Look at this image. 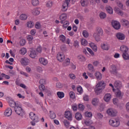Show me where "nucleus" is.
<instances>
[{
    "label": "nucleus",
    "mask_w": 129,
    "mask_h": 129,
    "mask_svg": "<svg viewBox=\"0 0 129 129\" xmlns=\"http://www.w3.org/2000/svg\"><path fill=\"white\" fill-rule=\"evenodd\" d=\"M20 102H15L14 100L11 99L9 101V104L11 107H15V106H17V105H19V104Z\"/></svg>",
    "instance_id": "f8f14e48"
},
{
    "label": "nucleus",
    "mask_w": 129,
    "mask_h": 129,
    "mask_svg": "<svg viewBox=\"0 0 129 129\" xmlns=\"http://www.w3.org/2000/svg\"><path fill=\"white\" fill-rule=\"evenodd\" d=\"M13 111H12V109L11 108H8L5 111L4 114L5 116H11L12 115V113Z\"/></svg>",
    "instance_id": "2eb2a0df"
},
{
    "label": "nucleus",
    "mask_w": 129,
    "mask_h": 129,
    "mask_svg": "<svg viewBox=\"0 0 129 129\" xmlns=\"http://www.w3.org/2000/svg\"><path fill=\"white\" fill-rule=\"evenodd\" d=\"M69 77L71 79H72L73 80H74V79L76 78V76H75V75L73 74H70Z\"/></svg>",
    "instance_id": "bf43d9fd"
},
{
    "label": "nucleus",
    "mask_w": 129,
    "mask_h": 129,
    "mask_svg": "<svg viewBox=\"0 0 129 129\" xmlns=\"http://www.w3.org/2000/svg\"><path fill=\"white\" fill-rule=\"evenodd\" d=\"M14 110L18 115H20L21 116H23L24 114V110L22 108V106L20 104V103L14 108Z\"/></svg>",
    "instance_id": "7ed1b4c3"
},
{
    "label": "nucleus",
    "mask_w": 129,
    "mask_h": 129,
    "mask_svg": "<svg viewBox=\"0 0 129 129\" xmlns=\"http://www.w3.org/2000/svg\"><path fill=\"white\" fill-rule=\"evenodd\" d=\"M77 89L78 92H79L80 94L83 93V89H82V87H81V86L78 87Z\"/></svg>",
    "instance_id": "6e6d98bb"
},
{
    "label": "nucleus",
    "mask_w": 129,
    "mask_h": 129,
    "mask_svg": "<svg viewBox=\"0 0 129 129\" xmlns=\"http://www.w3.org/2000/svg\"><path fill=\"white\" fill-rule=\"evenodd\" d=\"M101 48L105 51H108L109 49V46L107 44L103 43L101 45Z\"/></svg>",
    "instance_id": "58836bf2"
},
{
    "label": "nucleus",
    "mask_w": 129,
    "mask_h": 129,
    "mask_svg": "<svg viewBox=\"0 0 129 129\" xmlns=\"http://www.w3.org/2000/svg\"><path fill=\"white\" fill-rule=\"evenodd\" d=\"M111 99V95L110 94H106L104 97V100L106 101V102H108Z\"/></svg>",
    "instance_id": "4be33fe9"
},
{
    "label": "nucleus",
    "mask_w": 129,
    "mask_h": 129,
    "mask_svg": "<svg viewBox=\"0 0 129 129\" xmlns=\"http://www.w3.org/2000/svg\"><path fill=\"white\" fill-rule=\"evenodd\" d=\"M39 61L40 63H41L42 65H44V66H46V65L48 64V60L43 57L40 58Z\"/></svg>",
    "instance_id": "dca6fc26"
},
{
    "label": "nucleus",
    "mask_w": 129,
    "mask_h": 129,
    "mask_svg": "<svg viewBox=\"0 0 129 129\" xmlns=\"http://www.w3.org/2000/svg\"><path fill=\"white\" fill-rule=\"evenodd\" d=\"M85 115L87 117H91L92 116V113L91 112L87 111L85 112Z\"/></svg>",
    "instance_id": "864d4df0"
},
{
    "label": "nucleus",
    "mask_w": 129,
    "mask_h": 129,
    "mask_svg": "<svg viewBox=\"0 0 129 129\" xmlns=\"http://www.w3.org/2000/svg\"><path fill=\"white\" fill-rule=\"evenodd\" d=\"M77 59H78V60H80V61H84L86 60L85 57L82 55H80L78 56Z\"/></svg>",
    "instance_id": "09e8293b"
},
{
    "label": "nucleus",
    "mask_w": 129,
    "mask_h": 129,
    "mask_svg": "<svg viewBox=\"0 0 129 129\" xmlns=\"http://www.w3.org/2000/svg\"><path fill=\"white\" fill-rule=\"evenodd\" d=\"M56 58L59 62H63L65 60V55L62 52H58L56 55Z\"/></svg>",
    "instance_id": "0eeeda50"
},
{
    "label": "nucleus",
    "mask_w": 129,
    "mask_h": 129,
    "mask_svg": "<svg viewBox=\"0 0 129 129\" xmlns=\"http://www.w3.org/2000/svg\"><path fill=\"white\" fill-rule=\"evenodd\" d=\"M70 65V59L69 58H67L65 59L64 61L62 63V66L63 67H66Z\"/></svg>",
    "instance_id": "c85d7f7f"
},
{
    "label": "nucleus",
    "mask_w": 129,
    "mask_h": 129,
    "mask_svg": "<svg viewBox=\"0 0 129 129\" xmlns=\"http://www.w3.org/2000/svg\"><path fill=\"white\" fill-rule=\"evenodd\" d=\"M20 63L23 66H27L30 63V59L27 57H24L21 59Z\"/></svg>",
    "instance_id": "9d476101"
},
{
    "label": "nucleus",
    "mask_w": 129,
    "mask_h": 129,
    "mask_svg": "<svg viewBox=\"0 0 129 129\" xmlns=\"http://www.w3.org/2000/svg\"><path fill=\"white\" fill-rule=\"evenodd\" d=\"M122 56L123 59H124V60H129V55L128 53H127V52H123Z\"/></svg>",
    "instance_id": "c9c22d12"
},
{
    "label": "nucleus",
    "mask_w": 129,
    "mask_h": 129,
    "mask_svg": "<svg viewBox=\"0 0 129 129\" xmlns=\"http://www.w3.org/2000/svg\"><path fill=\"white\" fill-rule=\"evenodd\" d=\"M72 108L74 110V111H77V105H72Z\"/></svg>",
    "instance_id": "0e129e2a"
},
{
    "label": "nucleus",
    "mask_w": 129,
    "mask_h": 129,
    "mask_svg": "<svg viewBox=\"0 0 129 129\" xmlns=\"http://www.w3.org/2000/svg\"><path fill=\"white\" fill-rule=\"evenodd\" d=\"M26 44V40L22 39L20 41V46H24Z\"/></svg>",
    "instance_id": "e2e57ef3"
},
{
    "label": "nucleus",
    "mask_w": 129,
    "mask_h": 129,
    "mask_svg": "<svg viewBox=\"0 0 129 129\" xmlns=\"http://www.w3.org/2000/svg\"><path fill=\"white\" fill-rule=\"evenodd\" d=\"M114 11L119 16H123V12H122L118 7H115Z\"/></svg>",
    "instance_id": "393cba45"
},
{
    "label": "nucleus",
    "mask_w": 129,
    "mask_h": 129,
    "mask_svg": "<svg viewBox=\"0 0 129 129\" xmlns=\"http://www.w3.org/2000/svg\"><path fill=\"white\" fill-rule=\"evenodd\" d=\"M114 11L119 16H123V12H122L118 7H115Z\"/></svg>",
    "instance_id": "b1692460"
},
{
    "label": "nucleus",
    "mask_w": 129,
    "mask_h": 129,
    "mask_svg": "<svg viewBox=\"0 0 129 129\" xmlns=\"http://www.w3.org/2000/svg\"><path fill=\"white\" fill-rule=\"evenodd\" d=\"M92 123H93L92 120L90 119H86V120H85L84 121V124L87 126H89L90 125H91Z\"/></svg>",
    "instance_id": "f704fd0d"
},
{
    "label": "nucleus",
    "mask_w": 129,
    "mask_h": 129,
    "mask_svg": "<svg viewBox=\"0 0 129 129\" xmlns=\"http://www.w3.org/2000/svg\"><path fill=\"white\" fill-rule=\"evenodd\" d=\"M83 100L84 101H89V96L86 94L83 95Z\"/></svg>",
    "instance_id": "603ef678"
},
{
    "label": "nucleus",
    "mask_w": 129,
    "mask_h": 129,
    "mask_svg": "<svg viewBox=\"0 0 129 129\" xmlns=\"http://www.w3.org/2000/svg\"><path fill=\"white\" fill-rule=\"evenodd\" d=\"M114 86L116 89H119L121 87V82L119 81H116L114 84Z\"/></svg>",
    "instance_id": "412c9836"
},
{
    "label": "nucleus",
    "mask_w": 129,
    "mask_h": 129,
    "mask_svg": "<svg viewBox=\"0 0 129 129\" xmlns=\"http://www.w3.org/2000/svg\"><path fill=\"white\" fill-rule=\"evenodd\" d=\"M36 29H40L41 28V24L39 22H37L35 24Z\"/></svg>",
    "instance_id": "338daca9"
},
{
    "label": "nucleus",
    "mask_w": 129,
    "mask_h": 129,
    "mask_svg": "<svg viewBox=\"0 0 129 129\" xmlns=\"http://www.w3.org/2000/svg\"><path fill=\"white\" fill-rule=\"evenodd\" d=\"M112 26L114 29L116 30H119L120 29V23L117 21H113L112 22Z\"/></svg>",
    "instance_id": "9b49d317"
},
{
    "label": "nucleus",
    "mask_w": 129,
    "mask_h": 129,
    "mask_svg": "<svg viewBox=\"0 0 129 129\" xmlns=\"http://www.w3.org/2000/svg\"><path fill=\"white\" fill-rule=\"evenodd\" d=\"M56 95L60 99H62L64 97V92H57Z\"/></svg>",
    "instance_id": "e433bc0d"
},
{
    "label": "nucleus",
    "mask_w": 129,
    "mask_h": 129,
    "mask_svg": "<svg viewBox=\"0 0 129 129\" xmlns=\"http://www.w3.org/2000/svg\"><path fill=\"white\" fill-rule=\"evenodd\" d=\"M116 36L117 37V38L118 40H124L125 38V36H124V34L120 32L117 33Z\"/></svg>",
    "instance_id": "f3484780"
},
{
    "label": "nucleus",
    "mask_w": 129,
    "mask_h": 129,
    "mask_svg": "<svg viewBox=\"0 0 129 129\" xmlns=\"http://www.w3.org/2000/svg\"><path fill=\"white\" fill-rule=\"evenodd\" d=\"M59 39L62 43H65L66 42V37L63 34L59 35Z\"/></svg>",
    "instance_id": "473e14b6"
},
{
    "label": "nucleus",
    "mask_w": 129,
    "mask_h": 129,
    "mask_svg": "<svg viewBox=\"0 0 129 129\" xmlns=\"http://www.w3.org/2000/svg\"><path fill=\"white\" fill-rule=\"evenodd\" d=\"M70 96L71 98H72L73 99V98H74V97H75V95L74 94V92H70Z\"/></svg>",
    "instance_id": "69168bd1"
},
{
    "label": "nucleus",
    "mask_w": 129,
    "mask_h": 129,
    "mask_svg": "<svg viewBox=\"0 0 129 129\" xmlns=\"http://www.w3.org/2000/svg\"><path fill=\"white\" fill-rule=\"evenodd\" d=\"M42 47L41 46H39L36 48V52L38 53H41L42 52Z\"/></svg>",
    "instance_id": "680f3d73"
},
{
    "label": "nucleus",
    "mask_w": 129,
    "mask_h": 129,
    "mask_svg": "<svg viewBox=\"0 0 129 129\" xmlns=\"http://www.w3.org/2000/svg\"><path fill=\"white\" fill-rule=\"evenodd\" d=\"M97 80H100L102 78V75L99 72H96L95 74Z\"/></svg>",
    "instance_id": "2f4dec72"
},
{
    "label": "nucleus",
    "mask_w": 129,
    "mask_h": 129,
    "mask_svg": "<svg viewBox=\"0 0 129 129\" xmlns=\"http://www.w3.org/2000/svg\"><path fill=\"white\" fill-rule=\"evenodd\" d=\"M120 23L124 27H129V22L125 19H121Z\"/></svg>",
    "instance_id": "aec40b11"
},
{
    "label": "nucleus",
    "mask_w": 129,
    "mask_h": 129,
    "mask_svg": "<svg viewBox=\"0 0 129 129\" xmlns=\"http://www.w3.org/2000/svg\"><path fill=\"white\" fill-rule=\"evenodd\" d=\"M125 108L126 111H127V112H129V102L126 103Z\"/></svg>",
    "instance_id": "774afa93"
},
{
    "label": "nucleus",
    "mask_w": 129,
    "mask_h": 129,
    "mask_svg": "<svg viewBox=\"0 0 129 129\" xmlns=\"http://www.w3.org/2000/svg\"><path fill=\"white\" fill-rule=\"evenodd\" d=\"M27 39L29 42H31V41H33L34 38H33V36L32 35H27Z\"/></svg>",
    "instance_id": "13d9d810"
},
{
    "label": "nucleus",
    "mask_w": 129,
    "mask_h": 129,
    "mask_svg": "<svg viewBox=\"0 0 129 129\" xmlns=\"http://www.w3.org/2000/svg\"><path fill=\"white\" fill-rule=\"evenodd\" d=\"M106 112L110 116H116V114H117V111L112 108H109L107 110Z\"/></svg>",
    "instance_id": "39448f33"
},
{
    "label": "nucleus",
    "mask_w": 129,
    "mask_h": 129,
    "mask_svg": "<svg viewBox=\"0 0 129 129\" xmlns=\"http://www.w3.org/2000/svg\"><path fill=\"white\" fill-rule=\"evenodd\" d=\"M43 84L45 83V80H40V81H39V83L41 84L39 86V89L40 90H41V91H44V90H45V86H44V85L42 84H43Z\"/></svg>",
    "instance_id": "a211bd4d"
},
{
    "label": "nucleus",
    "mask_w": 129,
    "mask_h": 129,
    "mask_svg": "<svg viewBox=\"0 0 129 129\" xmlns=\"http://www.w3.org/2000/svg\"><path fill=\"white\" fill-rule=\"evenodd\" d=\"M98 103H99V100L98 99L95 98L92 100V104H93L94 106L98 105Z\"/></svg>",
    "instance_id": "bb28decb"
},
{
    "label": "nucleus",
    "mask_w": 129,
    "mask_h": 129,
    "mask_svg": "<svg viewBox=\"0 0 129 129\" xmlns=\"http://www.w3.org/2000/svg\"><path fill=\"white\" fill-rule=\"evenodd\" d=\"M29 116L31 119L34 121V122H38L39 121V118L38 116H36V114L33 112H30L29 113Z\"/></svg>",
    "instance_id": "1a4fd4ad"
},
{
    "label": "nucleus",
    "mask_w": 129,
    "mask_h": 129,
    "mask_svg": "<svg viewBox=\"0 0 129 129\" xmlns=\"http://www.w3.org/2000/svg\"><path fill=\"white\" fill-rule=\"evenodd\" d=\"M27 26L28 28H33L34 27V22L32 21H28L27 22Z\"/></svg>",
    "instance_id": "a18cd8bd"
},
{
    "label": "nucleus",
    "mask_w": 129,
    "mask_h": 129,
    "mask_svg": "<svg viewBox=\"0 0 129 129\" xmlns=\"http://www.w3.org/2000/svg\"><path fill=\"white\" fill-rule=\"evenodd\" d=\"M46 6L47 8H49V9H50V8H52L53 6V2L51 1H47L46 2Z\"/></svg>",
    "instance_id": "37998d69"
},
{
    "label": "nucleus",
    "mask_w": 129,
    "mask_h": 129,
    "mask_svg": "<svg viewBox=\"0 0 129 129\" xmlns=\"http://www.w3.org/2000/svg\"><path fill=\"white\" fill-rule=\"evenodd\" d=\"M100 19H105L106 18V14L104 12H101L99 14Z\"/></svg>",
    "instance_id": "8fccbe9b"
},
{
    "label": "nucleus",
    "mask_w": 129,
    "mask_h": 129,
    "mask_svg": "<svg viewBox=\"0 0 129 129\" xmlns=\"http://www.w3.org/2000/svg\"><path fill=\"white\" fill-rule=\"evenodd\" d=\"M29 56L31 58L34 59L37 57V53L35 51H33L30 52Z\"/></svg>",
    "instance_id": "ea45409f"
},
{
    "label": "nucleus",
    "mask_w": 129,
    "mask_h": 129,
    "mask_svg": "<svg viewBox=\"0 0 129 129\" xmlns=\"http://www.w3.org/2000/svg\"><path fill=\"white\" fill-rule=\"evenodd\" d=\"M20 20L21 21H26L28 19V15L27 14H22L19 17Z\"/></svg>",
    "instance_id": "7c9ffc66"
},
{
    "label": "nucleus",
    "mask_w": 129,
    "mask_h": 129,
    "mask_svg": "<svg viewBox=\"0 0 129 129\" xmlns=\"http://www.w3.org/2000/svg\"><path fill=\"white\" fill-rule=\"evenodd\" d=\"M65 117L69 120H72V113L70 111L65 112Z\"/></svg>",
    "instance_id": "ddd939ff"
},
{
    "label": "nucleus",
    "mask_w": 129,
    "mask_h": 129,
    "mask_svg": "<svg viewBox=\"0 0 129 129\" xmlns=\"http://www.w3.org/2000/svg\"><path fill=\"white\" fill-rule=\"evenodd\" d=\"M82 35L85 38H88L89 36V34L88 33V32L86 30H83L82 32Z\"/></svg>",
    "instance_id": "de8ad7c7"
},
{
    "label": "nucleus",
    "mask_w": 129,
    "mask_h": 129,
    "mask_svg": "<svg viewBox=\"0 0 129 129\" xmlns=\"http://www.w3.org/2000/svg\"><path fill=\"white\" fill-rule=\"evenodd\" d=\"M79 109L80 110L83 111L84 110V105L81 104H79L78 105Z\"/></svg>",
    "instance_id": "052dcab7"
},
{
    "label": "nucleus",
    "mask_w": 129,
    "mask_h": 129,
    "mask_svg": "<svg viewBox=\"0 0 129 129\" xmlns=\"http://www.w3.org/2000/svg\"><path fill=\"white\" fill-rule=\"evenodd\" d=\"M32 14L34 16H38V15H40V11H39V9L34 8L32 10Z\"/></svg>",
    "instance_id": "a878e982"
},
{
    "label": "nucleus",
    "mask_w": 129,
    "mask_h": 129,
    "mask_svg": "<svg viewBox=\"0 0 129 129\" xmlns=\"http://www.w3.org/2000/svg\"><path fill=\"white\" fill-rule=\"evenodd\" d=\"M67 19V15L66 14H62L59 16L61 24H64V21H66Z\"/></svg>",
    "instance_id": "4468645a"
},
{
    "label": "nucleus",
    "mask_w": 129,
    "mask_h": 129,
    "mask_svg": "<svg viewBox=\"0 0 129 129\" xmlns=\"http://www.w3.org/2000/svg\"><path fill=\"white\" fill-rule=\"evenodd\" d=\"M81 44L82 46H87V45H88V42L87 40H86V39L83 38L81 39Z\"/></svg>",
    "instance_id": "72a5a7b5"
},
{
    "label": "nucleus",
    "mask_w": 129,
    "mask_h": 129,
    "mask_svg": "<svg viewBox=\"0 0 129 129\" xmlns=\"http://www.w3.org/2000/svg\"><path fill=\"white\" fill-rule=\"evenodd\" d=\"M74 46L76 48H79V42L78 40L74 41Z\"/></svg>",
    "instance_id": "5fc2aeb1"
},
{
    "label": "nucleus",
    "mask_w": 129,
    "mask_h": 129,
    "mask_svg": "<svg viewBox=\"0 0 129 129\" xmlns=\"http://www.w3.org/2000/svg\"><path fill=\"white\" fill-rule=\"evenodd\" d=\"M71 0H66L63 3L61 8L62 12H66L68 10V6L70 4Z\"/></svg>",
    "instance_id": "423d86ee"
},
{
    "label": "nucleus",
    "mask_w": 129,
    "mask_h": 129,
    "mask_svg": "<svg viewBox=\"0 0 129 129\" xmlns=\"http://www.w3.org/2000/svg\"><path fill=\"white\" fill-rule=\"evenodd\" d=\"M101 36H103V30H102L101 28L99 27L97 28L96 32L93 34V37L97 42H99Z\"/></svg>",
    "instance_id": "f257e3e1"
},
{
    "label": "nucleus",
    "mask_w": 129,
    "mask_h": 129,
    "mask_svg": "<svg viewBox=\"0 0 129 129\" xmlns=\"http://www.w3.org/2000/svg\"><path fill=\"white\" fill-rule=\"evenodd\" d=\"M75 118L77 120H81L82 119V114L79 112H77L75 114Z\"/></svg>",
    "instance_id": "c756f323"
},
{
    "label": "nucleus",
    "mask_w": 129,
    "mask_h": 129,
    "mask_svg": "<svg viewBox=\"0 0 129 129\" xmlns=\"http://www.w3.org/2000/svg\"><path fill=\"white\" fill-rule=\"evenodd\" d=\"M114 92H115V94L116 97H121V96H122V94H121V91H120L119 89H115Z\"/></svg>",
    "instance_id": "6ab92c4d"
},
{
    "label": "nucleus",
    "mask_w": 129,
    "mask_h": 129,
    "mask_svg": "<svg viewBox=\"0 0 129 129\" xmlns=\"http://www.w3.org/2000/svg\"><path fill=\"white\" fill-rule=\"evenodd\" d=\"M31 4L34 7H36V6L39 5V0H32Z\"/></svg>",
    "instance_id": "c03bdc74"
},
{
    "label": "nucleus",
    "mask_w": 129,
    "mask_h": 129,
    "mask_svg": "<svg viewBox=\"0 0 129 129\" xmlns=\"http://www.w3.org/2000/svg\"><path fill=\"white\" fill-rule=\"evenodd\" d=\"M120 51H121L122 53H125L128 51V48L125 45H122L120 47Z\"/></svg>",
    "instance_id": "5701e85b"
},
{
    "label": "nucleus",
    "mask_w": 129,
    "mask_h": 129,
    "mask_svg": "<svg viewBox=\"0 0 129 129\" xmlns=\"http://www.w3.org/2000/svg\"><path fill=\"white\" fill-rule=\"evenodd\" d=\"M63 124H64L66 127H69L70 125V122H69L68 120L64 119L63 120Z\"/></svg>",
    "instance_id": "3c124183"
},
{
    "label": "nucleus",
    "mask_w": 129,
    "mask_h": 129,
    "mask_svg": "<svg viewBox=\"0 0 129 129\" xmlns=\"http://www.w3.org/2000/svg\"><path fill=\"white\" fill-rule=\"evenodd\" d=\"M80 3L82 7H87L89 4V1L88 0H81Z\"/></svg>",
    "instance_id": "cd10ccee"
},
{
    "label": "nucleus",
    "mask_w": 129,
    "mask_h": 129,
    "mask_svg": "<svg viewBox=\"0 0 129 129\" xmlns=\"http://www.w3.org/2000/svg\"><path fill=\"white\" fill-rule=\"evenodd\" d=\"M88 69L90 72H93L94 71V67H93V65L89 63L88 64Z\"/></svg>",
    "instance_id": "a19ab883"
},
{
    "label": "nucleus",
    "mask_w": 129,
    "mask_h": 129,
    "mask_svg": "<svg viewBox=\"0 0 129 129\" xmlns=\"http://www.w3.org/2000/svg\"><path fill=\"white\" fill-rule=\"evenodd\" d=\"M20 53L21 54V55H25V54L27 53V49H26L25 47L22 48L20 50Z\"/></svg>",
    "instance_id": "49530a36"
},
{
    "label": "nucleus",
    "mask_w": 129,
    "mask_h": 129,
    "mask_svg": "<svg viewBox=\"0 0 129 129\" xmlns=\"http://www.w3.org/2000/svg\"><path fill=\"white\" fill-rule=\"evenodd\" d=\"M86 49L88 52H89V53H90V54H91L92 56H94V52H93V51H92V50H91V49L88 47H87Z\"/></svg>",
    "instance_id": "4d7b16f0"
},
{
    "label": "nucleus",
    "mask_w": 129,
    "mask_h": 129,
    "mask_svg": "<svg viewBox=\"0 0 129 129\" xmlns=\"http://www.w3.org/2000/svg\"><path fill=\"white\" fill-rule=\"evenodd\" d=\"M110 125L113 126L114 127H117L120 124V122L118 119L111 118L109 121Z\"/></svg>",
    "instance_id": "20e7f679"
},
{
    "label": "nucleus",
    "mask_w": 129,
    "mask_h": 129,
    "mask_svg": "<svg viewBox=\"0 0 129 129\" xmlns=\"http://www.w3.org/2000/svg\"><path fill=\"white\" fill-rule=\"evenodd\" d=\"M109 72L111 74H114V75H115L117 73V71L116 70V66L114 64H112L110 66L109 68Z\"/></svg>",
    "instance_id": "6e6552de"
},
{
    "label": "nucleus",
    "mask_w": 129,
    "mask_h": 129,
    "mask_svg": "<svg viewBox=\"0 0 129 129\" xmlns=\"http://www.w3.org/2000/svg\"><path fill=\"white\" fill-rule=\"evenodd\" d=\"M50 117L51 119H54V118H56V114L53 111H50Z\"/></svg>",
    "instance_id": "79ce46f5"
},
{
    "label": "nucleus",
    "mask_w": 129,
    "mask_h": 129,
    "mask_svg": "<svg viewBox=\"0 0 129 129\" xmlns=\"http://www.w3.org/2000/svg\"><path fill=\"white\" fill-rule=\"evenodd\" d=\"M106 10L107 11V12L108 14H113V10L112 9L111 7L109 6H107L106 7Z\"/></svg>",
    "instance_id": "4c0bfd02"
},
{
    "label": "nucleus",
    "mask_w": 129,
    "mask_h": 129,
    "mask_svg": "<svg viewBox=\"0 0 129 129\" xmlns=\"http://www.w3.org/2000/svg\"><path fill=\"white\" fill-rule=\"evenodd\" d=\"M105 87V84L103 81H100L97 85L96 88L95 89V91L97 94H99L101 92L102 89H104Z\"/></svg>",
    "instance_id": "f03ea898"
}]
</instances>
